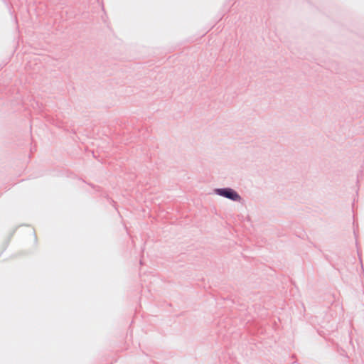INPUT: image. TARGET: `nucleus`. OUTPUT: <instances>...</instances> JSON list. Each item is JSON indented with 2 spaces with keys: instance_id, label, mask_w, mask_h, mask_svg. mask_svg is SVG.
I'll return each mask as SVG.
<instances>
[{
  "instance_id": "obj_1",
  "label": "nucleus",
  "mask_w": 364,
  "mask_h": 364,
  "mask_svg": "<svg viewBox=\"0 0 364 364\" xmlns=\"http://www.w3.org/2000/svg\"><path fill=\"white\" fill-rule=\"evenodd\" d=\"M214 192L218 196L228 198L234 202H240L242 200L240 195L232 188H215Z\"/></svg>"
}]
</instances>
